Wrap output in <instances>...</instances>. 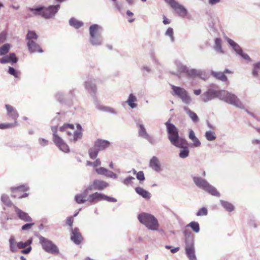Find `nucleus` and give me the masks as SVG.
Wrapping results in <instances>:
<instances>
[{"label":"nucleus","instance_id":"1","mask_svg":"<svg viewBox=\"0 0 260 260\" xmlns=\"http://www.w3.org/2000/svg\"><path fill=\"white\" fill-rule=\"evenodd\" d=\"M165 125L168 134V139L171 143L176 147L180 148L179 156L181 158H187L189 153L187 141L179 137L178 129L175 125L170 122V120L166 122Z\"/></svg>","mask_w":260,"mask_h":260},{"label":"nucleus","instance_id":"2","mask_svg":"<svg viewBox=\"0 0 260 260\" xmlns=\"http://www.w3.org/2000/svg\"><path fill=\"white\" fill-rule=\"evenodd\" d=\"M193 183L199 188L204 190L212 196L219 197L220 193L216 188L211 185L206 180L199 176H194L192 178Z\"/></svg>","mask_w":260,"mask_h":260},{"label":"nucleus","instance_id":"3","mask_svg":"<svg viewBox=\"0 0 260 260\" xmlns=\"http://www.w3.org/2000/svg\"><path fill=\"white\" fill-rule=\"evenodd\" d=\"M139 221L145 225L149 230L157 231L159 224L157 219L152 215L143 212L138 215Z\"/></svg>","mask_w":260,"mask_h":260},{"label":"nucleus","instance_id":"4","mask_svg":"<svg viewBox=\"0 0 260 260\" xmlns=\"http://www.w3.org/2000/svg\"><path fill=\"white\" fill-rule=\"evenodd\" d=\"M184 235L185 238V252L189 260H197L195 255L194 247V237L191 232L184 230Z\"/></svg>","mask_w":260,"mask_h":260},{"label":"nucleus","instance_id":"5","mask_svg":"<svg viewBox=\"0 0 260 260\" xmlns=\"http://www.w3.org/2000/svg\"><path fill=\"white\" fill-rule=\"evenodd\" d=\"M219 99L224 102L243 109L245 107L240 99L235 94L226 90H221Z\"/></svg>","mask_w":260,"mask_h":260},{"label":"nucleus","instance_id":"6","mask_svg":"<svg viewBox=\"0 0 260 260\" xmlns=\"http://www.w3.org/2000/svg\"><path fill=\"white\" fill-rule=\"evenodd\" d=\"M39 240L43 249L46 252L55 255L59 253V248L52 241L42 236L39 237Z\"/></svg>","mask_w":260,"mask_h":260},{"label":"nucleus","instance_id":"7","mask_svg":"<svg viewBox=\"0 0 260 260\" xmlns=\"http://www.w3.org/2000/svg\"><path fill=\"white\" fill-rule=\"evenodd\" d=\"M173 90L172 94L177 96L181 99L182 102L185 104L189 105L191 103L192 99L188 92L183 88L171 85Z\"/></svg>","mask_w":260,"mask_h":260},{"label":"nucleus","instance_id":"8","mask_svg":"<svg viewBox=\"0 0 260 260\" xmlns=\"http://www.w3.org/2000/svg\"><path fill=\"white\" fill-rule=\"evenodd\" d=\"M51 130L53 132V141L55 145L62 152H69L70 149L68 145L57 134V127L56 126H53L51 127Z\"/></svg>","mask_w":260,"mask_h":260},{"label":"nucleus","instance_id":"9","mask_svg":"<svg viewBox=\"0 0 260 260\" xmlns=\"http://www.w3.org/2000/svg\"><path fill=\"white\" fill-rule=\"evenodd\" d=\"M220 90H216L213 88H209L200 96V100L204 103H207L216 98L219 99Z\"/></svg>","mask_w":260,"mask_h":260},{"label":"nucleus","instance_id":"10","mask_svg":"<svg viewBox=\"0 0 260 260\" xmlns=\"http://www.w3.org/2000/svg\"><path fill=\"white\" fill-rule=\"evenodd\" d=\"M170 7L173 9L178 15L181 18H186L187 17L188 12L187 9L182 5H181L176 0L172 1Z\"/></svg>","mask_w":260,"mask_h":260},{"label":"nucleus","instance_id":"11","mask_svg":"<svg viewBox=\"0 0 260 260\" xmlns=\"http://www.w3.org/2000/svg\"><path fill=\"white\" fill-rule=\"evenodd\" d=\"M186 76L191 78L199 77L203 80H206L207 79V76L206 72L204 70L201 69L188 68Z\"/></svg>","mask_w":260,"mask_h":260},{"label":"nucleus","instance_id":"12","mask_svg":"<svg viewBox=\"0 0 260 260\" xmlns=\"http://www.w3.org/2000/svg\"><path fill=\"white\" fill-rule=\"evenodd\" d=\"M60 8V5L50 6L47 8L44 7L43 17L45 18H50L53 17L58 12Z\"/></svg>","mask_w":260,"mask_h":260},{"label":"nucleus","instance_id":"13","mask_svg":"<svg viewBox=\"0 0 260 260\" xmlns=\"http://www.w3.org/2000/svg\"><path fill=\"white\" fill-rule=\"evenodd\" d=\"M135 122L138 129V133L139 137L145 139L149 134L147 132L142 120L140 119H137L135 120Z\"/></svg>","mask_w":260,"mask_h":260},{"label":"nucleus","instance_id":"14","mask_svg":"<svg viewBox=\"0 0 260 260\" xmlns=\"http://www.w3.org/2000/svg\"><path fill=\"white\" fill-rule=\"evenodd\" d=\"M59 131L65 132L68 136L69 140L72 142V137L74 131V126L73 124H64L63 126L60 127Z\"/></svg>","mask_w":260,"mask_h":260},{"label":"nucleus","instance_id":"15","mask_svg":"<svg viewBox=\"0 0 260 260\" xmlns=\"http://www.w3.org/2000/svg\"><path fill=\"white\" fill-rule=\"evenodd\" d=\"M175 64L177 68V71L176 73H173L174 75L177 76L180 78L182 74H187L188 68L186 66L184 65L179 61H176Z\"/></svg>","mask_w":260,"mask_h":260},{"label":"nucleus","instance_id":"16","mask_svg":"<svg viewBox=\"0 0 260 260\" xmlns=\"http://www.w3.org/2000/svg\"><path fill=\"white\" fill-rule=\"evenodd\" d=\"M71 240L77 245L80 244L83 238L80 232H79V229L77 228H75L74 229H73V228H71Z\"/></svg>","mask_w":260,"mask_h":260},{"label":"nucleus","instance_id":"17","mask_svg":"<svg viewBox=\"0 0 260 260\" xmlns=\"http://www.w3.org/2000/svg\"><path fill=\"white\" fill-rule=\"evenodd\" d=\"M27 46L30 53H43V50L40 46L34 41H29L27 42Z\"/></svg>","mask_w":260,"mask_h":260},{"label":"nucleus","instance_id":"18","mask_svg":"<svg viewBox=\"0 0 260 260\" xmlns=\"http://www.w3.org/2000/svg\"><path fill=\"white\" fill-rule=\"evenodd\" d=\"M28 189V187L27 185H21L17 187H13L11 188L12 190V197L14 198H25L28 196V193H24L21 196H17V194H14L15 192H17L19 191H24L27 190Z\"/></svg>","mask_w":260,"mask_h":260},{"label":"nucleus","instance_id":"19","mask_svg":"<svg viewBox=\"0 0 260 260\" xmlns=\"http://www.w3.org/2000/svg\"><path fill=\"white\" fill-rule=\"evenodd\" d=\"M5 107L7 110V115L14 121H16L19 117V114L16 109L8 104H6Z\"/></svg>","mask_w":260,"mask_h":260},{"label":"nucleus","instance_id":"20","mask_svg":"<svg viewBox=\"0 0 260 260\" xmlns=\"http://www.w3.org/2000/svg\"><path fill=\"white\" fill-rule=\"evenodd\" d=\"M102 31L103 27L97 24H93L89 26V37L102 35Z\"/></svg>","mask_w":260,"mask_h":260},{"label":"nucleus","instance_id":"21","mask_svg":"<svg viewBox=\"0 0 260 260\" xmlns=\"http://www.w3.org/2000/svg\"><path fill=\"white\" fill-rule=\"evenodd\" d=\"M14 208L15 211L19 219L23 220L25 222H30L32 221L31 218L28 215L27 213L23 211L16 206H15Z\"/></svg>","mask_w":260,"mask_h":260},{"label":"nucleus","instance_id":"22","mask_svg":"<svg viewBox=\"0 0 260 260\" xmlns=\"http://www.w3.org/2000/svg\"><path fill=\"white\" fill-rule=\"evenodd\" d=\"M93 185V189H97L102 190L109 186V184L106 181L100 180H94L92 184Z\"/></svg>","mask_w":260,"mask_h":260},{"label":"nucleus","instance_id":"23","mask_svg":"<svg viewBox=\"0 0 260 260\" xmlns=\"http://www.w3.org/2000/svg\"><path fill=\"white\" fill-rule=\"evenodd\" d=\"M213 48L218 54H223L224 53L222 46V40L220 38H216L214 39Z\"/></svg>","mask_w":260,"mask_h":260},{"label":"nucleus","instance_id":"24","mask_svg":"<svg viewBox=\"0 0 260 260\" xmlns=\"http://www.w3.org/2000/svg\"><path fill=\"white\" fill-rule=\"evenodd\" d=\"M104 198V194L96 192L95 193L89 194L87 198V200L89 203H93L94 202H98L99 201H103Z\"/></svg>","mask_w":260,"mask_h":260},{"label":"nucleus","instance_id":"25","mask_svg":"<svg viewBox=\"0 0 260 260\" xmlns=\"http://www.w3.org/2000/svg\"><path fill=\"white\" fill-rule=\"evenodd\" d=\"M94 145L100 151H102L108 148L110 145V143L107 140L99 139L95 141Z\"/></svg>","mask_w":260,"mask_h":260},{"label":"nucleus","instance_id":"26","mask_svg":"<svg viewBox=\"0 0 260 260\" xmlns=\"http://www.w3.org/2000/svg\"><path fill=\"white\" fill-rule=\"evenodd\" d=\"M89 42L92 46H99L103 44V39L102 35L89 37Z\"/></svg>","mask_w":260,"mask_h":260},{"label":"nucleus","instance_id":"27","mask_svg":"<svg viewBox=\"0 0 260 260\" xmlns=\"http://www.w3.org/2000/svg\"><path fill=\"white\" fill-rule=\"evenodd\" d=\"M18 59L16 57L15 53H10L9 55H6L0 59V62L2 63H6L10 62L13 63L17 62Z\"/></svg>","mask_w":260,"mask_h":260},{"label":"nucleus","instance_id":"28","mask_svg":"<svg viewBox=\"0 0 260 260\" xmlns=\"http://www.w3.org/2000/svg\"><path fill=\"white\" fill-rule=\"evenodd\" d=\"M85 88L91 94L94 95L96 91V86L92 80H88L85 82Z\"/></svg>","mask_w":260,"mask_h":260},{"label":"nucleus","instance_id":"29","mask_svg":"<svg viewBox=\"0 0 260 260\" xmlns=\"http://www.w3.org/2000/svg\"><path fill=\"white\" fill-rule=\"evenodd\" d=\"M149 167L155 171L158 172L160 170L159 161L157 157L153 156L149 161Z\"/></svg>","mask_w":260,"mask_h":260},{"label":"nucleus","instance_id":"30","mask_svg":"<svg viewBox=\"0 0 260 260\" xmlns=\"http://www.w3.org/2000/svg\"><path fill=\"white\" fill-rule=\"evenodd\" d=\"M225 39L228 43H229V44L231 46V47L236 52L237 54H239L240 53H242V51L243 50L242 48L240 47V46L237 43H236L234 41L229 38H226Z\"/></svg>","mask_w":260,"mask_h":260},{"label":"nucleus","instance_id":"31","mask_svg":"<svg viewBox=\"0 0 260 260\" xmlns=\"http://www.w3.org/2000/svg\"><path fill=\"white\" fill-rule=\"evenodd\" d=\"M135 191L137 192V193H138L139 195H140L145 199H149L151 197V193L149 191H147L146 190L143 189L141 187H136Z\"/></svg>","mask_w":260,"mask_h":260},{"label":"nucleus","instance_id":"32","mask_svg":"<svg viewBox=\"0 0 260 260\" xmlns=\"http://www.w3.org/2000/svg\"><path fill=\"white\" fill-rule=\"evenodd\" d=\"M184 110L194 123H197L199 121V118L196 113L191 111L188 107H184Z\"/></svg>","mask_w":260,"mask_h":260},{"label":"nucleus","instance_id":"33","mask_svg":"<svg viewBox=\"0 0 260 260\" xmlns=\"http://www.w3.org/2000/svg\"><path fill=\"white\" fill-rule=\"evenodd\" d=\"M137 101V98L133 94L131 93L129 95L128 98L126 101V103L128 106L132 109H134L137 107V104L136 102Z\"/></svg>","mask_w":260,"mask_h":260},{"label":"nucleus","instance_id":"34","mask_svg":"<svg viewBox=\"0 0 260 260\" xmlns=\"http://www.w3.org/2000/svg\"><path fill=\"white\" fill-rule=\"evenodd\" d=\"M69 24L71 26L76 29H78L82 27L84 23L82 21L78 20L75 18H71L69 20Z\"/></svg>","mask_w":260,"mask_h":260},{"label":"nucleus","instance_id":"35","mask_svg":"<svg viewBox=\"0 0 260 260\" xmlns=\"http://www.w3.org/2000/svg\"><path fill=\"white\" fill-rule=\"evenodd\" d=\"M211 75L216 79L223 82H226L228 80L226 76L224 74V73L223 72L212 71Z\"/></svg>","mask_w":260,"mask_h":260},{"label":"nucleus","instance_id":"36","mask_svg":"<svg viewBox=\"0 0 260 260\" xmlns=\"http://www.w3.org/2000/svg\"><path fill=\"white\" fill-rule=\"evenodd\" d=\"M9 245H10V250L12 252H16L17 251L18 248V246H17L18 242H15V240L14 237H11L9 239Z\"/></svg>","mask_w":260,"mask_h":260},{"label":"nucleus","instance_id":"37","mask_svg":"<svg viewBox=\"0 0 260 260\" xmlns=\"http://www.w3.org/2000/svg\"><path fill=\"white\" fill-rule=\"evenodd\" d=\"M100 150L94 145L93 147H91L88 150V154L91 159H94L98 156Z\"/></svg>","mask_w":260,"mask_h":260},{"label":"nucleus","instance_id":"38","mask_svg":"<svg viewBox=\"0 0 260 260\" xmlns=\"http://www.w3.org/2000/svg\"><path fill=\"white\" fill-rule=\"evenodd\" d=\"M97 108L99 110H100L101 111H104V112L111 113L113 114H117V111H116V110L114 109V108L110 107H107V106L100 105L97 107Z\"/></svg>","mask_w":260,"mask_h":260},{"label":"nucleus","instance_id":"39","mask_svg":"<svg viewBox=\"0 0 260 260\" xmlns=\"http://www.w3.org/2000/svg\"><path fill=\"white\" fill-rule=\"evenodd\" d=\"M28 10L32 12L35 15H41L43 17L44 7H39L35 8H29Z\"/></svg>","mask_w":260,"mask_h":260},{"label":"nucleus","instance_id":"40","mask_svg":"<svg viewBox=\"0 0 260 260\" xmlns=\"http://www.w3.org/2000/svg\"><path fill=\"white\" fill-rule=\"evenodd\" d=\"M220 202L223 207L228 211L229 212H232L234 209V206L230 203L224 201L223 200H220Z\"/></svg>","mask_w":260,"mask_h":260},{"label":"nucleus","instance_id":"41","mask_svg":"<svg viewBox=\"0 0 260 260\" xmlns=\"http://www.w3.org/2000/svg\"><path fill=\"white\" fill-rule=\"evenodd\" d=\"M186 227L190 228L192 231L196 233H198L200 232V225L198 222L191 221L187 224Z\"/></svg>","mask_w":260,"mask_h":260},{"label":"nucleus","instance_id":"42","mask_svg":"<svg viewBox=\"0 0 260 260\" xmlns=\"http://www.w3.org/2000/svg\"><path fill=\"white\" fill-rule=\"evenodd\" d=\"M206 139L209 141H214L216 138V136L214 132L208 131L205 134Z\"/></svg>","mask_w":260,"mask_h":260},{"label":"nucleus","instance_id":"43","mask_svg":"<svg viewBox=\"0 0 260 260\" xmlns=\"http://www.w3.org/2000/svg\"><path fill=\"white\" fill-rule=\"evenodd\" d=\"M18 125V123L17 121H14L13 123H4L0 124V129H7L16 127Z\"/></svg>","mask_w":260,"mask_h":260},{"label":"nucleus","instance_id":"44","mask_svg":"<svg viewBox=\"0 0 260 260\" xmlns=\"http://www.w3.org/2000/svg\"><path fill=\"white\" fill-rule=\"evenodd\" d=\"M260 70V61L253 64L252 75L254 77L258 76V71Z\"/></svg>","mask_w":260,"mask_h":260},{"label":"nucleus","instance_id":"45","mask_svg":"<svg viewBox=\"0 0 260 260\" xmlns=\"http://www.w3.org/2000/svg\"><path fill=\"white\" fill-rule=\"evenodd\" d=\"M38 35L34 31L29 30L26 35V39L27 41L36 40L38 39Z\"/></svg>","mask_w":260,"mask_h":260},{"label":"nucleus","instance_id":"46","mask_svg":"<svg viewBox=\"0 0 260 260\" xmlns=\"http://www.w3.org/2000/svg\"><path fill=\"white\" fill-rule=\"evenodd\" d=\"M93 189V185H89L83 191L80 193L84 199H87L89 195V193L92 191Z\"/></svg>","mask_w":260,"mask_h":260},{"label":"nucleus","instance_id":"47","mask_svg":"<svg viewBox=\"0 0 260 260\" xmlns=\"http://www.w3.org/2000/svg\"><path fill=\"white\" fill-rule=\"evenodd\" d=\"M32 242V238H30L28 240L23 242H18L17 246H18L19 249L24 248L27 246L30 245Z\"/></svg>","mask_w":260,"mask_h":260},{"label":"nucleus","instance_id":"48","mask_svg":"<svg viewBox=\"0 0 260 260\" xmlns=\"http://www.w3.org/2000/svg\"><path fill=\"white\" fill-rule=\"evenodd\" d=\"M165 36L169 37L172 42H174L175 41V38L174 37V30L172 27H169L165 32Z\"/></svg>","mask_w":260,"mask_h":260},{"label":"nucleus","instance_id":"49","mask_svg":"<svg viewBox=\"0 0 260 260\" xmlns=\"http://www.w3.org/2000/svg\"><path fill=\"white\" fill-rule=\"evenodd\" d=\"M10 48V44H5L0 47V55H3L7 54Z\"/></svg>","mask_w":260,"mask_h":260},{"label":"nucleus","instance_id":"50","mask_svg":"<svg viewBox=\"0 0 260 260\" xmlns=\"http://www.w3.org/2000/svg\"><path fill=\"white\" fill-rule=\"evenodd\" d=\"M1 201L6 206H11L12 205V203L10 200L9 197L5 194L2 196Z\"/></svg>","mask_w":260,"mask_h":260},{"label":"nucleus","instance_id":"51","mask_svg":"<svg viewBox=\"0 0 260 260\" xmlns=\"http://www.w3.org/2000/svg\"><path fill=\"white\" fill-rule=\"evenodd\" d=\"M82 134L80 131H74L72 137V141L76 142L82 138Z\"/></svg>","mask_w":260,"mask_h":260},{"label":"nucleus","instance_id":"52","mask_svg":"<svg viewBox=\"0 0 260 260\" xmlns=\"http://www.w3.org/2000/svg\"><path fill=\"white\" fill-rule=\"evenodd\" d=\"M75 200L77 204H83L88 201L87 199H84L80 193L77 194L75 197Z\"/></svg>","mask_w":260,"mask_h":260},{"label":"nucleus","instance_id":"53","mask_svg":"<svg viewBox=\"0 0 260 260\" xmlns=\"http://www.w3.org/2000/svg\"><path fill=\"white\" fill-rule=\"evenodd\" d=\"M208 214V210L206 207H202L197 212L196 215L198 216H206Z\"/></svg>","mask_w":260,"mask_h":260},{"label":"nucleus","instance_id":"54","mask_svg":"<svg viewBox=\"0 0 260 260\" xmlns=\"http://www.w3.org/2000/svg\"><path fill=\"white\" fill-rule=\"evenodd\" d=\"M95 171L98 174L106 176L108 169L104 167H100L99 168H96Z\"/></svg>","mask_w":260,"mask_h":260},{"label":"nucleus","instance_id":"55","mask_svg":"<svg viewBox=\"0 0 260 260\" xmlns=\"http://www.w3.org/2000/svg\"><path fill=\"white\" fill-rule=\"evenodd\" d=\"M106 177L111 179H115L118 178V175L116 174L113 173V172L108 170L106 175Z\"/></svg>","mask_w":260,"mask_h":260},{"label":"nucleus","instance_id":"56","mask_svg":"<svg viewBox=\"0 0 260 260\" xmlns=\"http://www.w3.org/2000/svg\"><path fill=\"white\" fill-rule=\"evenodd\" d=\"M136 177L138 180L141 183L145 180V176L143 171H139L137 173Z\"/></svg>","mask_w":260,"mask_h":260},{"label":"nucleus","instance_id":"57","mask_svg":"<svg viewBox=\"0 0 260 260\" xmlns=\"http://www.w3.org/2000/svg\"><path fill=\"white\" fill-rule=\"evenodd\" d=\"M135 179V178L132 176H129L124 179L122 180V183L125 185H128L132 183V181Z\"/></svg>","mask_w":260,"mask_h":260},{"label":"nucleus","instance_id":"58","mask_svg":"<svg viewBox=\"0 0 260 260\" xmlns=\"http://www.w3.org/2000/svg\"><path fill=\"white\" fill-rule=\"evenodd\" d=\"M8 73L11 75L14 76L15 77H18V72L16 71V70L12 68V67H9Z\"/></svg>","mask_w":260,"mask_h":260},{"label":"nucleus","instance_id":"59","mask_svg":"<svg viewBox=\"0 0 260 260\" xmlns=\"http://www.w3.org/2000/svg\"><path fill=\"white\" fill-rule=\"evenodd\" d=\"M34 225V223H26L21 227L22 231H26L29 230Z\"/></svg>","mask_w":260,"mask_h":260},{"label":"nucleus","instance_id":"60","mask_svg":"<svg viewBox=\"0 0 260 260\" xmlns=\"http://www.w3.org/2000/svg\"><path fill=\"white\" fill-rule=\"evenodd\" d=\"M191 141L193 142V145L194 147H199L201 144L200 140L197 137H196L194 139H192Z\"/></svg>","mask_w":260,"mask_h":260},{"label":"nucleus","instance_id":"61","mask_svg":"<svg viewBox=\"0 0 260 260\" xmlns=\"http://www.w3.org/2000/svg\"><path fill=\"white\" fill-rule=\"evenodd\" d=\"M165 248L166 249H170L171 250V251L172 253H176L177 252H178L179 250V247H176V248H172V246H169V245H166L165 246Z\"/></svg>","mask_w":260,"mask_h":260},{"label":"nucleus","instance_id":"62","mask_svg":"<svg viewBox=\"0 0 260 260\" xmlns=\"http://www.w3.org/2000/svg\"><path fill=\"white\" fill-rule=\"evenodd\" d=\"M104 200L107 201L109 202H116L117 200L114 198L108 197L104 194Z\"/></svg>","mask_w":260,"mask_h":260},{"label":"nucleus","instance_id":"63","mask_svg":"<svg viewBox=\"0 0 260 260\" xmlns=\"http://www.w3.org/2000/svg\"><path fill=\"white\" fill-rule=\"evenodd\" d=\"M39 142L42 146H45L48 144V141L43 138H40L39 139Z\"/></svg>","mask_w":260,"mask_h":260},{"label":"nucleus","instance_id":"64","mask_svg":"<svg viewBox=\"0 0 260 260\" xmlns=\"http://www.w3.org/2000/svg\"><path fill=\"white\" fill-rule=\"evenodd\" d=\"M62 97L63 94L61 92H58L56 94V98L59 102H62L63 101Z\"/></svg>","mask_w":260,"mask_h":260}]
</instances>
